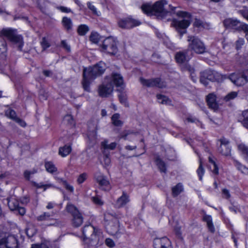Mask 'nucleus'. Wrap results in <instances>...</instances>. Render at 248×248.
I'll return each mask as SVG.
<instances>
[{
	"instance_id": "f257e3e1",
	"label": "nucleus",
	"mask_w": 248,
	"mask_h": 248,
	"mask_svg": "<svg viewBox=\"0 0 248 248\" xmlns=\"http://www.w3.org/2000/svg\"><path fill=\"white\" fill-rule=\"evenodd\" d=\"M167 4L166 0H161L156 1L153 5L144 4L141 8L143 13L147 15H154L158 19H164L168 16H170L172 13H175V10L176 7L169 5L168 8L166 7Z\"/></svg>"
},
{
	"instance_id": "f03ea898",
	"label": "nucleus",
	"mask_w": 248,
	"mask_h": 248,
	"mask_svg": "<svg viewBox=\"0 0 248 248\" xmlns=\"http://www.w3.org/2000/svg\"><path fill=\"white\" fill-rule=\"evenodd\" d=\"M112 82L117 87L123 88L124 85L123 77L118 73H113L110 76L107 77L104 82L98 87V93L102 97H108L114 90Z\"/></svg>"
},
{
	"instance_id": "7ed1b4c3",
	"label": "nucleus",
	"mask_w": 248,
	"mask_h": 248,
	"mask_svg": "<svg viewBox=\"0 0 248 248\" xmlns=\"http://www.w3.org/2000/svg\"><path fill=\"white\" fill-rule=\"evenodd\" d=\"M106 69V65L100 62L93 67L84 68L83 70L82 85L84 90L87 91L90 90V84L91 81L96 78L97 76L104 73Z\"/></svg>"
},
{
	"instance_id": "20e7f679",
	"label": "nucleus",
	"mask_w": 248,
	"mask_h": 248,
	"mask_svg": "<svg viewBox=\"0 0 248 248\" xmlns=\"http://www.w3.org/2000/svg\"><path fill=\"white\" fill-rule=\"evenodd\" d=\"M6 37L10 41L19 44V48H21L23 46L22 37L16 34V31L11 29H3L0 31V55L6 52L7 44L3 38Z\"/></svg>"
},
{
	"instance_id": "39448f33",
	"label": "nucleus",
	"mask_w": 248,
	"mask_h": 248,
	"mask_svg": "<svg viewBox=\"0 0 248 248\" xmlns=\"http://www.w3.org/2000/svg\"><path fill=\"white\" fill-rule=\"evenodd\" d=\"M176 14L178 16L186 18L181 20L173 19L172 23V25L178 31L180 35L182 36L186 33V29L190 25V21L189 19L190 15L189 13L184 11H177L176 12Z\"/></svg>"
},
{
	"instance_id": "423d86ee",
	"label": "nucleus",
	"mask_w": 248,
	"mask_h": 248,
	"mask_svg": "<svg viewBox=\"0 0 248 248\" xmlns=\"http://www.w3.org/2000/svg\"><path fill=\"white\" fill-rule=\"evenodd\" d=\"M101 232L91 225L85 226L82 229L84 241L88 240L91 243L97 244Z\"/></svg>"
},
{
	"instance_id": "0eeeda50",
	"label": "nucleus",
	"mask_w": 248,
	"mask_h": 248,
	"mask_svg": "<svg viewBox=\"0 0 248 248\" xmlns=\"http://www.w3.org/2000/svg\"><path fill=\"white\" fill-rule=\"evenodd\" d=\"M104 221L108 232L111 235L117 234L119 228V222L118 218L109 213H106L104 214Z\"/></svg>"
},
{
	"instance_id": "6e6552de",
	"label": "nucleus",
	"mask_w": 248,
	"mask_h": 248,
	"mask_svg": "<svg viewBox=\"0 0 248 248\" xmlns=\"http://www.w3.org/2000/svg\"><path fill=\"white\" fill-rule=\"evenodd\" d=\"M188 48L197 54H202L205 52L206 47L203 43L197 37L188 36Z\"/></svg>"
},
{
	"instance_id": "1a4fd4ad",
	"label": "nucleus",
	"mask_w": 248,
	"mask_h": 248,
	"mask_svg": "<svg viewBox=\"0 0 248 248\" xmlns=\"http://www.w3.org/2000/svg\"><path fill=\"white\" fill-rule=\"evenodd\" d=\"M66 209L72 216V224L74 227H79L83 223V217L77 208L72 204L67 205Z\"/></svg>"
},
{
	"instance_id": "9d476101",
	"label": "nucleus",
	"mask_w": 248,
	"mask_h": 248,
	"mask_svg": "<svg viewBox=\"0 0 248 248\" xmlns=\"http://www.w3.org/2000/svg\"><path fill=\"white\" fill-rule=\"evenodd\" d=\"M101 46L103 51L110 54L114 55L117 52V42L116 40L111 37H109L105 39L103 41Z\"/></svg>"
},
{
	"instance_id": "9b49d317",
	"label": "nucleus",
	"mask_w": 248,
	"mask_h": 248,
	"mask_svg": "<svg viewBox=\"0 0 248 248\" xmlns=\"http://www.w3.org/2000/svg\"><path fill=\"white\" fill-rule=\"evenodd\" d=\"M140 24V21L131 17L121 19L118 22L119 27L123 29H130Z\"/></svg>"
},
{
	"instance_id": "f8f14e48",
	"label": "nucleus",
	"mask_w": 248,
	"mask_h": 248,
	"mask_svg": "<svg viewBox=\"0 0 248 248\" xmlns=\"http://www.w3.org/2000/svg\"><path fill=\"white\" fill-rule=\"evenodd\" d=\"M0 248H18L16 238L13 235L0 239Z\"/></svg>"
},
{
	"instance_id": "ddd939ff",
	"label": "nucleus",
	"mask_w": 248,
	"mask_h": 248,
	"mask_svg": "<svg viewBox=\"0 0 248 248\" xmlns=\"http://www.w3.org/2000/svg\"><path fill=\"white\" fill-rule=\"evenodd\" d=\"M229 78L233 84L236 86H240L248 82L243 74L232 73L229 76L224 75V79Z\"/></svg>"
},
{
	"instance_id": "4468645a",
	"label": "nucleus",
	"mask_w": 248,
	"mask_h": 248,
	"mask_svg": "<svg viewBox=\"0 0 248 248\" xmlns=\"http://www.w3.org/2000/svg\"><path fill=\"white\" fill-rule=\"evenodd\" d=\"M141 83L145 86L148 87H156L160 88H162L165 87V83L161 81L160 78H154L150 79H146L143 78H140V79Z\"/></svg>"
},
{
	"instance_id": "2eb2a0df",
	"label": "nucleus",
	"mask_w": 248,
	"mask_h": 248,
	"mask_svg": "<svg viewBox=\"0 0 248 248\" xmlns=\"http://www.w3.org/2000/svg\"><path fill=\"white\" fill-rule=\"evenodd\" d=\"M95 179L100 189L105 191L110 189V185L106 176L101 173H97L95 175Z\"/></svg>"
},
{
	"instance_id": "dca6fc26",
	"label": "nucleus",
	"mask_w": 248,
	"mask_h": 248,
	"mask_svg": "<svg viewBox=\"0 0 248 248\" xmlns=\"http://www.w3.org/2000/svg\"><path fill=\"white\" fill-rule=\"evenodd\" d=\"M223 24L224 26L227 28H232L237 31L242 30L243 24L236 19L227 18L224 20Z\"/></svg>"
},
{
	"instance_id": "f3484780",
	"label": "nucleus",
	"mask_w": 248,
	"mask_h": 248,
	"mask_svg": "<svg viewBox=\"0 0 248 248\" xmlns=\"http://www.w3.org/2000/svg\"><path fill=\"white\" fill-rule=\"evenodd\" d=\"M202 74L204 77L211 81L219 82L222 78L224 79V75H221L215 71L207 70L203 72Z\"/></svg>"
},
{
	"instance_id": "a211bd4d",
	"label": "nucleus",
	"mask_w": 248,
	"mask_h": 248,
	"mask_svg": "<svg viewBox=\"0 0 248 248\" xmlns=\"http://www.w3.org/2000/svg\"><path fill=\"white\" fill-rule=\"evenodd\" d=\"M220 145L218 148V152L222 155L228 156L231 155V149L229 145V141L223 138L220 140Z\"/></svg>"
},
{
	"instance_id": "6ab92c4d",
	"label": "nucleus",
	"mask_w": 248,
	"mask_h": 248,
	"mask_svg": "<svg viewBox=\"0 0 248 248\" xmlns=\"http://www.w3.org/2000/svg\"><path fill=\"white\" fill-rule=\"evenodd\" d=\"M51 215L47 212H44L42 215L36 217V220L38 221H50V223H48V226H57L59 225V222L56 219H54L50 218Z\"/></svg>"
},
{
	"instance_id": "aec40b11",
	"label": "nucleus",
	"mask_w": 248,
	"mask_h": 248,
	"mask_svg": "<svg viewBox=\"0 0 248 248\" xmlns=\"http://www.w3.org/2000/svg\"><path fill=\"white\" fill-rule=\"evenodd\" d=\"M154 248H172L171 242L167 237L161 238L156 240Z\"/></svg>"
},
{
	"instance_id": "412c9836",
	"label": "nucleus",
	"mask_w": 248,
	"mask_h": 248,
	"mask_svg": "<svg viewBox=\"0 0 248 248\" xmlns=\"http://www.w3.org/2000/svg\"><path fill=\"white\" fill-rule=\"evenodd\" d=\"M97 136V125L95 123L90 122L88 124V137L91 141L95 140Z\"/></svg>"
},
{
	"instance_id": "4be33fe9",
	"label": "nucleus",
	"mask_w": 248,
	"mask_h": 248,
	"mask_svg": "<svg viewBox=\"0 0 248 248\" xmlns=\"http://www.w3.org/2000/svg\"><path fill=\"white\" fill-rule=\"evenodd\" d=\"M206 101L210 108L215 110L218 108V105L216 101V96L214 94H208L206 97Z\"/></svg>"
},
{
	"instance_id": "5701e85b",
	"label": "nucleus",
	"mask_w": 248,
	"mask_h": 248,
	"mask_svg": "<svg viewBox=\"0 0 248 248\" xmlns=\"http://www.w3.org/2000/svg\"><path fill=\"white\" fill-rule=\"evenodd\" d=\"M129 201L128 195L126 192L123 191L122 195L117 199L116 206L118 208H121L126 205Z\"/></svg>"
},
{
	"instance_id": "b1692460",
	"label": "nucleus",
	"mask_w": 248,
	"mask_h": 248,
	"mask_svg": "<svg viewBox=\"0 0 248 248\" xmlns=\"http://www.w3.org/2000/svg\"><path fill=\"white\" fill-rule=\"evenodd\" d=\"M175 60L178 63H184L189 60V58L186 56V52L180 51L176 53Z\"/></svg>"
},
{
	"instance_id": "393cba45",
	"label": "nucleus",
	"mask_w": 248,
	"mask_h": 248,
	"mask_svg": "<svg viewBox=\"0 0 248 248\" xmlns=\"http://www.w3.org/2000/svg\"><path fill=\"white\" fill-rule=\"evenodd\" d=\"M203 220L206 222L207 227L210 232L213 233L215 231V229L212 222L211 216L205 215L203 216Z\"/></svg>"
},
{
	"instance_id": "a878e982",
	"label": "nucleus",
	"mask_w": 248,
	"mask_h": 248,
	"mask_svg": "<svg viewBox=\"0 0 248 248\" xmlns=\"http://www.w3.org/2000/svg\"><path fill=\"white\" fill-rule=\"evenodd\" d=\"M71 146L65 145L63 147H60L59 154L62 157H65L71 152Z\"/></svg>"
},
{
	"instance_id": "bb28decb",
	"label": "nucleus",
	"mask_w": 248,
	"mask_h": 248,
	"mask_svg": "<svg viewBox=\"0 0 248 248\" xmlns=\"http://www.w3.org/2000/svg\"><path fill=\"white\" fill-rule=\"evenodd\" d=\"M238 149L248 162V146L243 143H240L238 145Z\"/></svg>"
},
{
	"instance_id": "cd10ccee",
	"label": "nucleus",
	"mask_w": 248,
	"mask_h": 248,
	"mask_svg": "<svg viewBox=\"0 0 248 248\" xmlns=\"http://www.w3.org/2000/svg\"><path fill=\"white\" fill-rule=\"evenodd\" d=\"M8 204L10 209L13 211H16L19 207V202L14 197H11L8 199Z\"/></svg>"
},
{
	"instance_id": "c85d7f7f",
	"label": "nucleus",
	"mask_w": 248,
	"mask_h": 248,
	"mask_svg": "<svg viewBox=\"0 0 248 248\" xmlns=\"http://www.w3.org/2000/svg\"><path fill=\"white\" fill-rule=\"evenodd\" d=\"M183 68L184 70L187 71L189 73L192 80L194 82H196L197 79V77L195 74V69L193 67L189 64H186Z\"/></svg>"
},
{
	"instance_id": "c756f323",
	"label": "nucleus",
	"mask_w": 248,
	"mask_h": 248,
	"mask_svg": "<svg viewBox=\"0 0 248 248\" xmlns=\"http://www.w3.org/2000/svg\"><path fill=\"white\" fill-rule=\"evenodd\" d=\"M62 23L63 27L67 31L72 30L73 24L71 19L70 18L64 16L62 18Z\"/></svg>"
},
{
	"instance_id": "7c9ffc66",
	"label": "nucleus",
	"mask_w": 248,
	"mask_h": 248,
	"mask_svg": "<svg viewBox=\"0 0 248 248\" xmlns=\"http://www.w3.org/2000/svg\"><path fill=\"white\" fill-rule=\"evenodd\" d=\"M111 121L113 125L116 126H120L123 125V122L120 120V115L118 113L113 114L111 117Z\"/></svg>"
},
{
	"instance_id": "2f4dec72",
	"label": "nucleus",
	"mask_w": 248,
	"mask_h": 248,
	"mask_svg": "<svg viewBox=\"0 0 248 248\" xmlns=\"http://www.w3.org/2000/svg\"><path fill=\"white\" fill-rule=\"evenodd\" d=\"M183 190V186L181 183L178 184L177 185L172 188V195L173 197L177 196Z\"/></svg>"
},
{
	"instance_id": "473e14b6",
	"label": "nucleus",
	"mask_w": 248,
	"mask_h": 248,
	"mask_svg": "<svg viewBox=\"0 0 248 248\" xmlns=\"http://www.w3.org/2000/svg\"><path fill=\"white\" fill-rule=\"evenodd\" d=\"M155 161L160 171L165 173L166 168L165 163L158 156L155 158Z\"/></svg>"
},
{
	"instance_id": "72a5a7b5",
	"label": "nucleus",
	"mask_w": 248,
	"mask_h": 248,
	"mask_svg": "<svg viewBox=\"0 0 248 248\" xmlns=\"http://www.w3.org/2000/svg\"><path fill=\"white\" fill-rule=\"evenodd\" d=\"M63 122L69 126H73L75 124L73 118L71 115H65L63 118Z\"/></svg>"
},
{
	"instance_id": "f704fd0d",
	"label": "nucleus",
	"mask_w": 248,
	"mask_h": 248,
	"mask_svg": "<svg viewBox=\"0 0 248 248\" xmlns=\"http://www.w3.org/2000/svg\"><path fill=\"white\" fill-rule=\"evenodd\" d=\"M116 142H112L108 144L107 140H105L101 142V146L104 150L106 149L113 150L116 148Z\"/></svg>"
},
{
	"instance_id": "c9c22d12",
	"label": "nucleus",
	"mask_w": 248,
	"mask_h": 248,
	"mask_svg": "<svg viewBox=\"0 0 248 248\" xmlns=\"http://www.w3.org/2000/svg\"><path fill=\"white\" fill-rule=\"evenodd\" d=\"M45 168L47 171L51 173H54L57 170V169L54 164L49 161L46 162L45 163Z\"/></svg>"
},
{
	"instance_id": "e433bc0d",
	"label": "nucleus",
	"mask_w": 248,
	"mask_h": 248,
	"mask_svg": "<svg viewBox=\"0 0 248 248\" xmlns=\"http://www.w3.org/2000/svg\"><path fill=\"white\" fill-rule=\"evenodd\" d=\"M89 31L88 26L84 24L80 25L78 28V32L81 36L84 35Z\"/></svg>"
},
{
	"instance_id": "4c0bfd02",
	"label": "nucleus",
	"mask_w": 248,
	"mask_h": 248,
	"mask_svg": "<svg viewBox=\"0 0 248 248\" xmlns=\"http://www.w3.org/2000/svg\"><path fill=\"white\" fill-rule=\"evenodd\" d=\"M234 163L235 166L238 170H240L243 173L248 174V168L242 165L240 162L236 160H234Z\"/></svg>"
},
{
	"instance_id": "58836bf2",
	"label": "nucleus",
	"mask_w": 248,
	"mask_h": 248,
	"mask_svg": "<svg viewBox=\"0 0 248 248\" xmlns=\"http://www.w3.org/2000/svg\"><path fill=\"white\" fill-rule=\"evenodd\" d=\"M242 124L244 126L248 129V110L245 111L242 113Z\"/></svg>"
},
{
	"instance_id": "ea45409f",
	"label": "nucleus",
	"mask_w": 248,
	"mask_h": 248,
	"mask_svg": "<svg viewBox=\"0 0 248 248\" xmlns=\"http://www.w3.org/2000/svg\"><path fill=\"white\" fill-rule=\"evenodd\" d=\"M156 97L158 102L160 104H166L170 102L168 98L165 95L157 94Z\"/></svg>"
},
{
	"instance_id": "a19ab883",
	"label": "nucleus",
	"mask_w": 248,
	"mask_h": 248,
	"mask_svg": "<svg viewBox=\"0 0 248 248\" xmlns=\"http://www.w3.org/2000/svg\"><path fill=\"white\" fill-rule=\"evenodd\" d=\"M5 115L15 121H16V119L18 118L16 117V112L12 109H9L6 110L5 111Z\"/></svg>"
},
{
	"instance_id": "79ce46f5",
	"label": "nucleus",
	"mask_w": 248,
	"mask_h": 248,
	"mask_svg": "<svg viewBox=\"0 0 248 248\" xmlns=\"http://www.w3.org/2000/svg\"><path fill=\"white\" fill-rule=\"evenodd\" d=\"M87 5L88 8L92 12L93 14L97 16H100L101 15L100 12L97 11L95 7L93 5L91 2H88Z\"/></svg>"
},
{
	"instance_id": "37998d69",
	"label": "nucleus",
	"mask_w": 248,
	"mask_h": 248,
	"mask_svg": "<svg viewBox=\"0 0 248 248\" xmlns=\"http://www.w3.org/2000/svg\"><path fill=\"white\" fill-rule=\"evenodd\" d=\"M197 172L198 173L200 180L202 181V176L204 173V170L202 166V163L201 159H200V166L197 170Z\"/></svg>"
},
{
	"instance_id": "c03bdc74",
	"label": "nucleus",
	"mask_w": 248,
	"mask_h": 248,
	"mask_svg": "<svg viewBox=\"0 0 248 248\" xmlns=\"http://www.w3.org/2000/svg\"><path fill=\"white\" fill-rule=\"evenodd\" d=\"M238 95V93L236 92H232L230 93H229L225 97H224V100L226 101H229L231 100H232L235 97Z\"/></svg>"
},
{
	"instance_id": "a18cd8bd",
	"label": "nucleus",
	"mask_w": 248,
	"mask_h": 248,
	"mask_svg": "<svg viewBox=\"0 0 248 248\" xmlns=\"http://www.w3.org/2000/svg\"><path fill=\"white\" fill-rule=\"evenodd\" d=\"M90 39L91 41H92L93 43L96 44L98 42L99 40V35L97 33H92Z\"/></svg>"
},
{
	"instance_id": "49530a36",
	"label": "nucleus",
	"mask_w": 248,
	"mask_h": 248,
	"mask_svg": "<svg viewBox=\"0 0 248 248\" xmlns=\"http://www.w3.org/2000/svg\"><path fill=\"white\" fill-rule=\"evenodd\" d=\"M60 181L67 190L70 192H73L74 191L73 187L72 186L70 185L66 181L62 179H61Z\"/></svg>"
},
{
	"instance_id": "de8ad7c7",
	"label": "nucleus",
	"mask_w": 248,
	"mask_h": 248,
	"mask_svg": "<svg viewBox=\"0 0 248 248\" xmlns=\"http://www.w3.org/2000/svg\"><path fill=\"white\" fill-rule=\"evenodd\" d=\"M209 161L212 164L213 167L212 172L215 174H218V169L215 161L210 157H209Z\"/></svg>"
},
{
	"instance_id": "09e8293b",
	"label": "nucleus",
	"mask_w": 248,
	"mask_h": 248,
	"mask_svg": "<svg viewBox=\"0 0 248 248\" xmlns=\"http://www.w3.org/2000/svg\"><path fill=\"white\" fill-rule=\"evenodd\" d=\"M86 178L87 174L85 173H82L78 176L77 179V182L78 184H81L85 181Z\"/></svg>"
},
{
	"instance_id": "8fccbe9b",
	"label": "nucleus",
	"mask_w": 248,
	"mask_h": 248,
	"mask_svg": "<svg viewBox=\"0 0 248 248\" xmlns=\"http://www.w3.org/2000/svg\"><path fill=\"white\" fill-rule=\"evenodd\" d=\"M41 45L43 48V50H45L46 49L50 46L49 43L47 41L45 37L42 38V40L41 42Z\"/></svg>"
},
{
	"instance_id": "3c124183",
	"label": "nucleus",
	"mask_w": 248,
	"mask_h": 248,
	"mask_svg": "<svg viewBox=\"0 0 248 248\" xmlns=\"http://www.w3.org/2000/svg\"><path fill=\"white\" fill-rule=\"evenodd\" d=\"M92 201L96 205H102L104 203L98 197H93L92 198Z\"/></svg>"
},
{
	"instance_id": "603ef678",
	"label": "nucleus",
	"mask_w": 248,
	"mask_h": 248,
	"mask_svg": "<svg viewBox=\"0 0 248 248\" xmlns=\"http://www.w3.org/2000/svg\"><path fill=\"white\" fill-rule=\"evenodd\" d=\"M160 56L156 53H154L151 57V61L154 62L158 63L160 62Z\"/></svg>"
},
{
	"instance_id": "864d4df0",
	"label": "nucleus",
	"mask_w": 248,
	"mask_h": 248,
	"mask_svg": "<svg viewBox=\"0 0 248 248\" xmlns=\"http://www.w3.org/2000/svg\"><path fill=\"white\" fill-rule=\"evenodd\" d=\"M105 243L109 248H113L115 245L114 242L110 238H107L105 240Z\"/></svg>"
},
{
	"instance_id": "5fc2aeb1",
	"label": "nucleus",
	"mask_w": 248,
	"mask_h": 248,
	"mask_svg": "<svg viewBox=\"0 0 248 248\" xmlns=\"http://www.w3.org/2000/svg\"><path fill=\"white\" fill-rule=\"evenodd\" d=\"M245 41L243 38H239L236 42V47L237 49L240 48L241 46L244 44Z\"/></svg>"
},
{
	"instance_id": "6e6d98bb",
	"label": "nucleus",
	"mask_w": 248,
	"mask_h": 248,
	"mask_svg": "<svg viewBox=\"0 0 248 248\" xmlns=\"http://www.w3.org/2000/svg\"><path fill=\"white\" fill-rule=\"evenodd\" d=\"M222 196L224 198L228 199L230 198L231 194L230 193L228 189L226 188L223 189L222 190Z\"/></svg>"
},
{
	"instance_id": "4d7b16f0",
	"label": "nucleus",
	"mask_w": 248,
	"mask_h": 248,
	"mask_svg": "<svg viewBox=\"0 0 248 248\" xmlns=\"http://www.w3.org/2000/svg\"><path fill=\"white\" fill-rule=\"evenodd\" d=\"M35 186L37 188H44V190H45L46 188L50 187L52 186L51 185L48 184V185H43L42 183L40 184H35Z\"/></svg>"
},
{
	"instance_id": "13d9d810",
	"label": "nucleus",
	"mask_w": 248,
	"mask_h": 248,
	"mask_svg": "<svg viewBox=\"0 0 248 248\" xmlns=\"http://www.w3.org/2000/svg\"><path fill=\"white\" fill-rule=\"evenodd\" d=\"M57 9L60 10L61 11H62V12H64V13H70L71 12V10L69 8H68L66 7H64V6H59V7H57Z\"/></svg>"
},
{
	"instance_id": "bf43d9fd",
	"label": "nucleus",
	"mask_w": 248,
	"mask_h": 248,
	"mask_svg": "<svg viewBox=\"0 0 248 248\" xmlns=\"http://www.w3.org/2000/svg\"><path fill=\"white\" fill-rule=\"evenodd\" d=\"M208 81L209 80L204 77V76L202 74L200 78L201 82L206 86L208 84Z\"/></svg>"
},
{
	"instance_id": "052dcab7",
	"label": "nucleus",
	"mask_w": 248,
	"mask_h": 248,
	"mask_svg": "<svg viewBox=\"0 0 248 248\" xmlns=\"http://www.w3.org/2000/svg\"><path fill=\"white\" fill-rule=\"evenodd\" d=\"M174 231H175V233L176 235H177V236L178 238L182 239V233L181 232L180 228L179 227L175 228L174 229Z\"/></svg>"
},
{
	"instance_id": "680f3d73",
	"label": "nucleus",
	"mask_w": 248,
	"mask_h": 248,
	"mask_svg": "<svg viewBox=\"0 0 248 248\" xmlns=\"http://www.w3.org/2000/svg\"><path fill=\"white\" fill-rule=\"evenodd\" d=\"M16 211H17L18 213L21 216H23L26 212L25 209L24 208L22 207H18Z\"/></svg>"
},
{
	"instance_id": "e2e57ef3",
	"label": "nucleus",
	"mask_w": 248,
	"mask_h": 248,
	"mask_svg": "<svg viewBox=\"0 0 248 248\" xmlns=\"http://www.w3.org/2000/svg\"><path fill=\"white\" fill-rule=\"evenodd\" d=\"M242 30L245 32L246 39L248 41V25L246 24L243 25Z\"/></svg>"
},
{
	"instance_id": "0e129e2a",
	"label": "nucleus",
	"mask_w": 248,
	"mask_h": 248,
	"mask_svg": "<svg viewBox=\"0 0 248 248\" xmlns=\"http://www.w3.org/2000/svg\"><path fill=\"white\" fill-rule=\"evenodd\" d=\"M118 96H119L120 101L121 103L124 104L125 103L126 98L124 94L120 93Z\"/></svg>"
},
{
	"instance_id": "69168bd1",
	"label": "nucleus",
	"mask_w": 248,
	"mask_h": 248,
	"mask_svg": "<svg viewBox=\"0 0 248 248\" xmlns=\"http://www.w3.org/2000/svg\"><path fill=\"white\" fill-rule=\"evenodd\" d=\"M15 122L18 123L20 126L22 127H25L26 125V123L23 120L19 118L16 119Z\"/></svg>"
},
{
	"instance_id": "338daca9",
	"label": "nucleus",
	"mask_w": 248,
	"mask_h": 248,
	"mask_svg": "<svg viewBox=\"0 0 248 248\" xmlns=\"http://www.w3.org/2000/svg\"><path fill=\"white\" fill-rule=\"evenodd\" d=\"M186 120L188 122L190 123H197L199 121L196 118L193 117L192 116L187 117Z\"/></svg>"
},
{
	"instance_id": "774afa93",
	"label": "nucleus",
	"mask_w": 248,
	"mask_h": 248,
	"mask_svg": "<svg viewBox=\"0 0 248 248\" xmlns=\"http://www.w3.org/2000/svg\"><path fill=\"white\" fill-rule=\"evenodd\" d=\"M61 44L62 46L68 51H69L70 50V46L68 45V44L65 41H62Z\"/></svg>"
}]
</instances>
